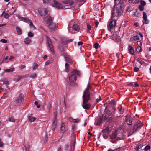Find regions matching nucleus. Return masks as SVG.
<instances>
[{
  "label": "nucleus",
  "instance_id": "obj_1",
  "mask_svg": "<svg viewBox=\"0 0 151 151\" xmlns=\"http://www.w3.org/2000/svg\"><path fill=\"white\" fill-rule=\"evenodd\" d=\"M71 74L69 77V81L72 83H75L77 80V77L80 76V73L79 71L76 69H74L71 72Z\"/></svg>",
  "mask_w": 151,
  "mask_h": 151
},
{
  "label": "nucleus",
  "instance_id": "obj_2",
  "mask_svg": "<svg viewBox=\"0 0 151 151\" xmlns=\"http://www.w3.org/2000/svg\"><path fill=\"white\" fill-rule=\"evenodd\" d=\"M50 5L55 7L58 9L67 8L65 6H63L61 4L58 2L56 0H52L50 2Z\"/></svg>",
  "mask_w": 151,
  "mask_h": 151
},
{
  "label": "nucleus",
  "instance_id": "obj_3",
  "mask_svg": "<svg viewBox=\"0 0 151 151\" xmlns=\"http://www.w3.org/2000/svg\"><path fill=\"white\" fill-rule=\"evenodd\" d=\"M114 10H112L111 19L110 21L108 23V28L109 29H113L115 27L116 25V21L115 20H112L113 18L114 17Z\"/></svg>",
  "mask_w": 151,
  "mask_h": 151
},
{
  "label": "nucleus",
  "instance_id": "obj_4",
  "mask_svg": "<svg viewBox=\"0 0 151 151\" xmlns=\"http://www.w3.org/2000/svg\"><path fill=\"white\" fill-rule=\"evenodd\" d=\"M19 19L22 21L26 22H28L30 23V27L33 29H35L36 28L35 27L32 21L29 19L25 17H19Z\"/></svg>",
  "mask_w": 151,
  "mask_h": 151
},
{
  "label": "nucleus",
  "instance_id": "obj_5",
  "mask_svg": "<svg viewBox=\"0 0 151 151\" xmlns=\"http://www.w3.org/2000/svg\"><path fill=\"white\" fill-rule=\"evenodd\" d=\"M24 98V95L22 93H20L17 99L16 100V103L19 104H23Z\"/></svg>",
  "mask_w": 151,
  "mask_h": 151
},
{
  "label": "nucleus",
  "instance_id": "obj_6",
  "mask_svg": "<svg viewBox=\"0 0 151 151\" xmlns=\"http://www.w3.org/2000/svg\"><path fill=\"white\" fill-rule=\"evenodd\" d=\"M43 19L44 21L46 23L47 25L52 22L54 18L49 15H47Z\"/></svg>",
  "mask_w": 151,
  "mask_h": 151
},
{
  "label": "nucleus",
  "instance_id": "obj_7",
  "mask_svg": "<svg viewBox=\"0 0 151 151\" xmlns=\"http://www.w3.org/2000/svg\"><path fill=\"white\" fill-rule=\"evenodd\" d=\"M38 12L41 16H44L48 14V11L47 8H40L38 10Z\"/></svg>",
  "mask_w": 151,
  "mask_h": 151
},
{
  "label": "nucleus",
  "instance_id": "obj_8",
  "mask_svg": "<svg viewBox=\"0 0 151 151\" xmlns=\"http://www.w3.org/2000/svg\"><path fill=\"white\" fill-rule=\"evenodd\" d=\"M90 94L89 93H83L82 97L83 101L84 102H87L90 99Z\"/></svg>",
  "mask_w": 151,
  "mask_h": 151
},
{
  "label": "nucleus",
  "instance_id": "obj_9",
  "mask_svg": "<svg viewBox=\"0 0 151 151\" xmlns=\"http://www.w3.org/2000/svg\"><path fill=\"white\" fill-rule=\"evenodd\" d=\"M47 39L48 46L49 47L50 50L52 53H54L55 51L54 49V47L53 45H52V42L51 40L47 37Z\"/></svg>",
  "mask_w": 151,
  "mask_h": 151
},
{
  "label": "nucleus",
  "instance_id": "obj_10",
  "mask_svg": "<svg viewBox=\"0 0 151 151\" xmlns=\"http://www.w3.org/2000/svg\"><path fill=\"white\" fill-rule=\"evenodd\" d=\"M50 29L53 30H55L57 28V26L55 23H53L52 22L47 25Z\"/></svg>",
  "mask_w": 151,
  "mask_h": 151
},
{
  "label": "nucleus",
  "instance_id": "obj_11",
  "mask_svg": "<svg viewBox=\"0 0 151 151\" xmlns=\"http://www.w3.org/2000/svg\"><path fill=\"white\" fill-rule=\"evenodd\" d=\"M141 37H142V34L141 33H139L136 35L131 37L130 38V40L131 41H134L139 40V38Z\"/></svg>",
  "mask_w": 151,
  "mask_h": 151
},
{
  "label": "nucleus",
  "instance_id": "obj_12",
  "mask_svg": "<svg viewBox=\"0 0 151 151\" xmlns=\"http://www.w3.org/2000/svg\"><path fill=\"white\" fill-rule=\"evenodd\" d=\"M126 121L128 125H130L132 123V119L131 117L127 116H126Z\"/></svg>",
  "mask_w": 151,
  "mask_h": 151
},
{
  "label": "nucleus",
  "instance_id": "obj_13",
  "mask_svg": "<svg viewBox=\"0 0 151 151\" xmlns=\"http://www.w3.org/2000/svg\"><path fill=\"white\" fill-rule=\"evenodd\" d=\"M82 106L83 108L85 109H90L91 105L90 104L87 103V102L84 103V102H83Z\"/></svg>",
  "mask_w": 151,
  "mask_h": 151
},
{
  "label": "nucleus",
  "instance_id": "obj_14",
  "mask_svg": "<svg viewBox=\"0 0 151 151\" xmlns=\"http://www.w3.org/2000/svg\"><path fill=\"white\" fill-rule=\"evenodd\" d=\"M109 127H107L105 129H104L101 132L100 134H108L109 132Z\"/></svg>",
  "mask_w": 151,
  "mask_h": 151
},
{
  "label": "nucleus",
  "instance_id": "obj_15",
  "mask_svg": "<svg viewBox=\"0 0 151 151\" xmlns=\"http://www.w3.org/2000/svg\"><path fill=\"white\" fill-rule=\"evenodd\" d=\"M143 18L145 21V23L147 24L149 23V21L147 19V16L145 12H143Z\"/></svg>",
  "mask_w": 151,
  "mask_h": 151
},
{
  "label": "nucleus",
  "instance_id": "obj_16",
  "mask_svg": "<svg viewBox=\"0 0 151 151\" xmlns=\"http://www.w3.org/2000/svg\"><path fill=\"white\" fill-rule=\"evenodd\" d=\"M142 127L141 123L137 124L134 127V130L136 131V130L140 129Z\"/></svg>",
  "mask_w": 151,
  "mask_h": 151
},
{
  "label": "nucleus",
  "instance_id": "obj_17",
  "mask_svg": "<svg viewBox=\"0 0 151 151\" xmlns=\"http://www.w3.org/2000/svg\"><path fill=\"white\" fill-rule=\"evenodd\" d=\"M129 52L133 55H134V51L133 47L130 45H129L128 47Z\"/></svg>",
  "mask_w": 151,
  "mask_h": 151
},
{
  "label": "nucleus",
  "instance_id": "obj_18",
  "mask_svg": "<svg viewBox=\"0 0 151 151\" xmlns=\"http://www.w3.org/2000/svg\"><path fill=\"white\" fill-rule=\"evenodd\" d=\"M91 86L89 84V83H88L87 87L83 91V93H91L89 91V89H91Z\"/></svg>",
  "mask_w": 151,
  "mask_h": 151
},
{
  "label": "nucleus",
  "instance_id": "obj_19",
  "mask_svg": "<svg viewBox=\"0 0 151 151\" xmlns=\"http://www.w3.org/2000/svg\"><path fill=\"white\" fill-rule=\"evenodd\" d=\"M63 3L70 5H72L74 3V2L72 0H65L63 1Z\"/></svg>",
  "mask_w": 151,
  "mask_h": 151
},
{
  "label": "nucleus",
  "instance_id": "obj_20",
  "mask_svg": "<svg viewBox=\"0 0 151 151\" xmlns=\"http://www.w3.org/2000/svg\"><path fill=\"white\" fill-rule=\"evenodd\" d=\"M69 120L70 121L75 123H78L80 121V120L78 119H74L72 117H70L69 118Z\"/></svg>",
  "mask_w": 151,
  "mask_h": 151
},
{
  "label": "nucleus",
  "instance_id": "obj_21",
  "mask_svg": "<svg viewBox=\"0 0 151 151\" xmlns=\"http://www.w3.org/2000/svg\"><path fill=\"white\" fill-rule=\"evenodd\" d=\"M73 29L76 31H78L80 29V27L77 24H74L73 26Z\"/></svg>",
  "mask_w": 151,
  "mask_h": 151
},
{
  "label": "nucleus",
  "instance_id": "obj_22",
  "mask_svg": "<svg viewBox=\"0 0 151 151\" xmlns=\"http://www.w3.org/2000/svg\"><path fill=\"white\" fill-rule=\"evenodd\" d=\"M116 12V13L117 14L118 16H120L122 12L121 6H119V7H117Z\"/></svg>",
  "mask_w": 151,
  "mask_h": 151
},
{
  "label": "nucleus",
  "instance_id": "obj_23",
  "mask_svg": "<svg viewBox=\"0 0 151 151\" xmlns=\"http://www.w3.org/2000/svg\"><path fill=\"white\" fill-rule=\"evenodd\" d=\"M60 131V132L62 134H64L65 132V125L63 123H62L61 125Z\"/></svg>",
  "mask_w": 151,
  "mask_h": 151
},
{
  "label": "nucleus",
  "instance_id": "obj_24",
  "mask_svg": "<svg viewBox=\"0 0 151 151\" xmlns=\"http://www.w3.org/2000/svg\"><path fill=\"white\" fill-rule=\"evenodd\" d=\"M63 55L64 56V58H65L66 61L67 62L69 63L70 62L71 59L70 58V57L69 55H66L65 54H63Z\"/></svg>",
  "mask_w": 151,
  "mask_h": 151
},
{
  "label": "nucleus",
  "instance_id": "obj_25",
  "mask_svg": "<svg viewBox=\"0 0 151 151\" xmlns=\"http://www.w3.org/2000/svg\"><path fill=\"white\" fill-rule=\"evenodd\" d=\"M140 2V4L139 6V8L140 11H142V0H135L134 3H138Z\"/></svg>",
  "mask_w": 151,
  "mask_h": 151
},
{
  "label": "nucleus",
  "instance_id": "obj_26",
  "mask_svg": "<svg viewBox=\"0 0 151 151\" xmlns=\"http://www.w3.org/2000/svg\"><path fill=\"white\" fill-rule=\"evenodd\" d=\"M31 41V40L29 38L27 37L24 40V42L26 44H28L30 43Z\"/></svg>",
  "mask_w": 151,
  "mask_h": 151
},
{
  "label": "nucleus",
  "instance_id": "obj_27",
  "mask_svg": "<svg viewBox=\"0 0 151 151\" xmlns=\"http://www.w3.org/2000/svg\"><path fill=\"white\" fill-rule=\"evenodd\" d=\"M16 31L18 35H20L22 33V30L21 29L18 27H16Z\"/></svg>",
  "mask_w": 151,
  "mask_h": 151
},
{
  "label": "nucleus",
  "instance_id": "obj_28",
  "mask_svg": "<svg viewBox=\"0 0 151 151\" xmlns=\"http://www.w3.org/2000/svg\"><path fill=\"white\" fill-rule=\"evenodd\" d=\"M112 112L111 111H108L106 114V115L105 117H106L105 119H107L108 117H109L111 114Z\"/></svg>",
  "mask_w": 151,
  "mask_h": 151
},
{
  "label": "nucleus",
  "instance_id": "obj_29",
  "mask_svg": "<svg viewBox=\"0 0 151 151\" xmlns=\"http://www.w3.org/2000/svg\"><path fill=\"white\" fill-rule=\"evenodd\" d=\"M65 71L67 72H69V65L67 63H66L65 64Z\"/></svg>",
  "mask_w": 151,
  "mask_h": 151
},
{
  "label": "nucleus",
  "instance_id": "obj_30",
  "mask_svg": "<svg viewBox=\"0 0 151 151\" xmlns=\"http://www.w3.org/2000/svg\"><path fill=\"white\" fill-rule=\"evenodd\" d=\"M102 122V120L101 119H98L96 120L95 122V124L96 125H99Z\"/></svg>",
  "mask_w": 151,
  "mask_h": 151
},
{
  "label": "nucleus",
  "instance_id": "obj_31",
  "mask_svg": "<svg viewBox=\"0 0 151 151\" xmlns=\"http://www.w3.org/2000/svg\"><path fill=\"white\" fill-rule=\"evenodd\" d=\"M51 107L52 105L50 103H49L48 104V105L47 106V110L48 112V113H49L50 111V110L51 109Z\"/></svg>",
  "mask_w": 151,
  "mask_h": 151
},
{
  "label": "nucleus",
  "instance_id": "obj_32",
  "mask_svg": "<svg viewBox=\"0 0 151 151\" xmlns=\"http://www.w3.org/2000/svg\"><path fill=\"white\" fill-rule=\"evenodd\" d=\"M14 70V68L13 67L10 69H6L4 71L5 72H12Z\"/></svg>",
  "mask_w": 151,
  "mask_h": 151
},
{
  "label": "nucleus",
  "instance_id": "obj_33",
  "mask_svg": "<svg viewBox=\"0 0 151 151\" xmlns=\"http://www.w3.org/2000/svg\"><path fill=\"white\" fill-rule=\"evenodd\" d=\"M28 119L31 122H33L36 119V118L32 116H29Z\"/></svg>",
  "mask_w": 151,
  "mask_h": 151
},
{
  "label": "nucleus",
  "instance_id": "obj_34",
  "mask_svg": "<svg viewBox=\"0 0 151 151\" xmlns=\"http://www.w3.org/2000/svg\"><path fill=\"white\" fill-rule=\"evenodd\" d=\"M135 10L136 11V12L134 13V15L138 17H140L141 16V14L140 13L137 12V9H135Z\"/></svg>",
  "mask_w": 151,
  "mask_h": 151
},
{
  "label": "nucleus",
  "instance_id": "obj_35",
  "mask_svg": "<svg viewBox=\"0 0 151 151\" xmlns=\"http://www.w3.org/2000/svg\"><path fill=\"white\" fill-rule=\"evenodd\" d=\"M15 119L12 117L8 118L7 120V121L10 122H14L15 121Z\"/></svg>",
  "mask_w": 151,
  "mask_h": 151
},
{
  "label": "nucleus",
  "instance_id": "obj_36",
  "mask_svg": "<svg viewBox=\"0 0 151 151\" xmlns=\"http://www.w3.org/2000/svg\"><path fill=\"white\" fill-rule=\"evenodd\" d=\"M142 50L141 47L138 46L136 49V52H141Z\"/></svg>",
  "mask_w": 151,
  "mask_h": 151
},
{
  "label": "nucleus",
  "instance_id": "obj_37",
  "mask_svg": "<svg viewBox=\"0 0 151 151\" xmlns=\"http://www.w3.org/2000/svg\"><path fill=\"white\" fill-rule=\"evenodd\" d=\"M122 147H119L118 148L116 149H114V150H109L108 151H119L122 150Z\"/></svg>",
  "mask_w": 151,
  "mask_h": 151
},
{
  "label": "nucleus",
  "instance_id": "obj_38",
  "mask_svg": "<svg viewBox=\"0 0 151 151\" xmlns=\"http://www.w3.org/2000/svg\"><path fill=\"white\" fill-rule=\"evenodd\" d=\"M36 76H37V74H36V73H32L30 76V77L31 78H35V77H36Z\"/></svg>",
  "mask_w": 151,
  "mask_h": 151
},
{
  "label": "nucleus",
  "instance_id": "obj_39",
  "mask_svg": "<svg viewBox=\"0 0 151 151\" xmlns=\"http://www.w3.org/2000/svg\"><path fill=\"white\" fill-rule=\"evenodd\" d=\"M87 32H90V30L91 28V26L89 24H87Z\"/></svg>",
  "mask_w": 151,
  "mask_h": 151
},
{
  "label": "nucleus",
  "instance_id": "obj_40",
  "mask_svg": "<svg viewBox=\"0 0 151 151\" xmlns=\"http://www.w3.org/2000/svg\"><path fill=\"white\" fill-rule=\"evenodd\" d=\"M34 35V34L31 32H29L28 34V36L29 37H33Z\"/></svg>",
  "mask_w": 151,
  "mask_h": 151
},
{
  "label": "nucleus",
  "instance_id": "obj_41",
  "mask_svg": "<svg viewBox=\"0 0 151 151\" xmlns=\"http://www.w3.org/2000/svg\"><path fill=\"white\" fill-rule=\"evenodd\" d=\"M57 123L56 121V117L55 116L52 124L57 125Z\"/></svg>",
  "mask_w": 151,
  "mask_h": 151
},
{
  "label": "nucleus",
  "instance_id": "obj_42",
  "mask_svg": "<svg viewBox=\"0 0 151 151\" xmlns=\"http://www.w3.org/2000/svg\"><path fill=\"white\" fill-rule=\"evenodd\" d=\"M150 149V146L149 145H147L145 146L144 150L145 151H147L148 150Z\"/></svg>",
  "mask_w": 151,
  "mask_h": 151
},
{
  "label": "nucleus",
  "instance_id": "obj_43",
  "mask_svg": "<svg viewBox=\"0 0 151 151\" xmlns=\"http://www.w3.org/2000/svg\"><path fill=\"white\" fill-rule=\"evenodd\" d=\"M23 78V77L22 76L18 75L17 76V79L16 81H18L20 80L21 79Z\"/></svg>",
  "mask_w": 151,
  "mask_h": 151
},
{
  "label": "nucleus",
  "instance_id": "obj_44",
  "mask_svg": "<svg viewBox=\"0 0 151 151\" xmlns=\"http://www.w3.org/2000/svg\"><path fill=\"white\" fill-rule=\"evenodd\" d=\"M110 104L111 105H115L116 102L114 100H111L110 102Z\"/></svg>",
  "mask_w": 151,
  "mask_h": 151
},
{
  "label": "nucleus",
  "instance_id": "obj_45",
  "mask_svg": "<svg viewBox=\"0 0 151 151\" xmlns=\"http://www.w3.org/2000/svg\"><path fill=\"white\" fill-rule=\"evenodd\" d=\"M117 135L116 134V133H114L112 134L111 138H112L114 139L117 137Z\"/></svg>",
  "mask_w": 151,
  "mask_h": 151
},
{
  "label": "nucleus",
  "instance_id": "obj_46",
  "mask_svg": "<svg viewBox=\"0 0 151 151\" xmlns=\"http://www.w3.org/2000/svg\"><path fill=\"white\" fill-rule=\"evenodd\" d=\"M99 46V44L98 43H96L93 45V47L96 49H97Z\"/></svg>",
  "mask_w": 151,
  "mask_h": 151
},
{
  "label": "nucleus",
  "instance_id": "obj_47",
  "mask_svg": "<svg viewBox=\"0 0 151 151\" xmlns=\"http://www.w3.org/2000/svg\"><path fill=\"white\" fill-rule=\"evenodd\" d=\"M132 8L131 7H128L127 8V11L130 12L132 10Z\"/></svg>",
  "mask_w": 151,
  "mask_h": 151
},
{
  "label": "nucleus",
  "instance_id": "obj_48",
  "mask_svg": "<svg viewBox=\"0 0 151 151\" xmlns=\"http://www.w3.org/2000/svg\"><path fill=\"white\" fill-rule=\"evenodd\" d=\"M124 111V109L122 108V107H121L120 109H119V112L121 114H123Z\"/></svg>",
  "mask_w": 151,
  "mask_h": 151
},
{
  "label": "nucleus",
  "instance_id": "obj_49",
  "mask_svg": "<svg viewBox=\"0 0 151 151\" xmlns=\"http://www.w3.org/2000/svg\"><path fill=\"white\" fill-rule=\"evenodd\" d=\"M52 62V60H49L47 61H46L45 62V65H48L49 63H51Z\"/></svg>",
  "mask_w": 151,
  "mask_h": 151
},
{
  "label": "nucleus",
  "instance_id": "obj_50",
  "mask_svg": "<svg viewBox=\"0 0 151 151\" xmlns=\"http://www.w3.org/2000/svg\"><path fill=\"white\" fill-rule=\"evenodd\" d=\"M137 44L138 46L141 47L142 42L140 41H138L137 42Z\"/></svg>",
  "mask_w": 151,
  "mask_h": 151
},
{
  "label": "nucleus",
  "instance_id": "obj_51",
  "mask_svg": "<svg viewBox=\"0 0 151 151\" xmlns=\"http://www.w3.org/2000/svg\"><path fill=\"white\" fill-rule=\"evenodd\" d=\"M36 105L37 107L39 108H40V104H38V102L37 101H35L34 103Z\"/></svg>",
  "mask_w": 151,
  "mask_h": 151
},
{
  "label": "nucleus",
  "instance_id": "obj_52",
  "mask_svg": "<svg viewBox=\"0 0 151 151\" xmlns=\"http://www.w3.org/2000/svg\"><path fill=\"white\" fill-rule=\"evenodd\" d=\"M0 41L1 42L6 43L7 42V40L4 39H2L0 40Z\"/></svg>",
  "mask_w": 151,
  "mask_h": 151
},
{
  "label": "nucleus",
  "instance_id": "obj_53",
  "mask_svg": "<svg viewBox=\"0 0 151 151\" xmlns=\"http://www.w3.org/2000/svg\"><path fill=\"white\" fill-rule=\"evenodd\" d=\"M101 100V97L100 96H99V98H97L96 99V102L97 103H98Z\"/></svg>",
  "mask_w": 151,
  "mask_h": 151
},
{
  "label": "nucleus",
  "instance_id": "obj_54",
  "mask_svg": "<svg viewBox=\"0 0 151 151\" xmlns=\"http://www.w3.org/2000/svg\"><path fill=\"white\" fill-rule=\"evenodd\" d=\"M14 58V56H11L9 58L8 60L6 62H9L11 60L13 59Z\"/></svg>",
  "mask_w": 151,
  "mask_h": 151
},
{
  "label": "nucleus",
  "instance_id": "obj_55",
  "mask_svg": "<svg viewBox=\"0 0 151 151\" xmlns=\"http://www.w3.org/2000/svg\"><path fill=\"white\" fill-rule=\"evenodd\" d=\"M43 0V2L44 3H49V4H50V2H51V1L52 0H51L50 1L49 0Z\"/></svg>",
  "mask_w": 151,
  "mask_h": 151
},
{
  "label": "nucleus",
  "instance_id": "obj_56",
  "mask_svg": "<svg viewBox=\"0 0 151 151\" xmlns=\"http://www.w3.org/2000/svg\"><path fill=\"white\" fill-rule=\"evenodd\" d=\"M95 23L96 24L95 27H98V25L99 24V22L98 21L96 20L95 21Z\"/></svg>",
  "mask_w": 151,
  "mask_h": 151
},
{
  "label": "nucleus",
  "instance_id": "obj_57",
  "mask_svg": "<svg viewBox=\"0 0 151 151\" xmlns=\"http://www.w3.org/2000/svg\"><path fill=\"white\" fill-rule=\"evenodd\" d=\"M35 66H34L33 67V70H35V69H36L37 68V67H38V65L37 64H35Z\"/></svg>",
  "mask_w": 151,
  "mask_h": 151
},
{
  "label": "nucleus",
  "instance_id": "obj_58",
  "mask_svg": "<svg viewBox=\"0 0 151 151\" xmlns=\"http://www.w3.org/2000/svg\"><path fill=\"white\" fill-rule=\"evenodd\" d=\"M75 142H74L73 145L71 146V148H72V149L71 150V151H74V147H75Z\"/></svg>",
  "mask_w": 151,
  "mask_h": 151
},
{
  "label": "nucleus",
  "instance_id": "obj_59",
  "mask_svg": "<svg viewBox=\"0 0 151 151\" xmlns=\"http://www.w3.org/2000/svg\"><path fill=\"white\" fill-rule=\"evenodd\" d=\"M148 105L149 106L151 107V99L149 100L148 102Z\"/></svg>",
  "mask_w": 151,
  "mask_h": 151
},
{
  "label": "nucleus",
  "instance_id": "obj_60",
  "mask_svg": "<svg viewBox=\"0 0 151 151\" xmlns=\"http://www.w3.org/2000/svg\"><path fill=\"white\" fill-rule=\"evenodd\" d=\"M57 125H52V130H54L55 129Z\"/></svg>",
  "mask_w": 151,
  "mask_h": 151
},
{
  "label": "nucleus",
  "instance_id": "obj_61",
  "mask_svg": "<svg viewBox=\"0 0 151 151\" xmlns=\"http://www.w3.org/2000/svg\"><path fill=\"white\" fill-rule=\"evenodd\" d=\"M134 70L136 72L138 71L139 70V68H138L135 67L134 68Z\"/></svg>",
  "mask_w": 151,
  "mask_h": 151
},
{
  "label": "nucleus",
  "instance_id": "obj_62",
  "mask_svg": "<svg viewBox=\"0 0 151 151\" xmlns=\"http://www.w3.org/2000/svg\"><path fill=\"white\" fill-rule=\"evenodd\" d=\"M4 61V59L3 58H1L0 60V65L2 64Z\"/></svg>",
  "mask_w": 151,
  "mask_h": 151
},
{
  "label": "nucleus",
  "instance_id": "obj_63",
  "mask_svg": "<svg viewBox=\"0 0 151 151\" xmlns=\"http://www.w3.org/2000/svg\"><path fill=\"white\" fill-rule=\"evenodd\" d=\"M9 15L5 13L4 15V18L6 19H8L9 18Z\"/></svg>",
  "mask_w": 151,
  "mask_h": 151
},
{
  "label": "nucleus",
  "instance_id": "obj_64",
  "mask_svg": "<svg viewBox=\"0 0 151 151\" xmlns=\"http://www.w3.org/2000/svg\"><path fill=\"white\" fill-rule=\"evenodd\" d=\"M128 86H134V83H130L128 84Z\"/></svg>",
  "mask_w": 151,
  "mask_h": 151
}]
</instances>
